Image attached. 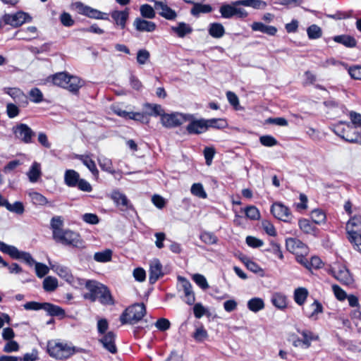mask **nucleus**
<instances>
[{
  "label": "nucleus",
  "mask_w": 361,
  "mask_h": 361,
  "mask_svg": "<svg viewBox=\"0 0 361 361\" xmlns=\"http://www.w3.org/2000/svg\"><path fill=\"white\" fill-rule=\"evenodd\" d=\"M240 5H234V1L231 4H224L219 8L221 17L224 18H231L234 16L239 18L247 17V12L241 8H238Z\"/></svg>",
  "instance_id": "9b49d317"
},
{
  "label": "nucleus",
  "mask_w": 361,
  "mask_h": 361,
  "mask_svg": "<svg viewBox=\"0 0 361 361\" xmlns=\"http://www.w3.org/2000/svg\"><path fill=\"white\" fill-rule=\"evenodd\" d=\"M213 10L212 6L209 4H203L201 3L194 4L191 8L190 13L193 16H199L200 13H209Z\"/></svg>",
  "instance_id": "58836bf2"
},
{
  "label": "nucleus",
  "mask_w": 361,
  "mask_h": 361,
  "mask_svg": "<svg viewBox=\"0 0 361 361\" xmlns=\"http://www.w3.org/2000/svg\"><path fill=\"white\" fill-rule=\"evenodd\" d=\"M144 109H145V114H146L147 118L150 116H161L164 114V110L162 109L160 104L145 103L144 104Z\"/></svg>",
  "instance_id": "2f4dec72"
},
{
  "label": "nucleus",
  "mask_w": 361,
  "mask_h": 361,
  "mask_svg": "<svg viewBox=\"0 0 361 361\" xmlns=\"http://www.w3.org/2000/svg\"><path fill=\"white\" fill-rule=\"evenodd\" d=\"M45 81L47 83L66 89L73 94H78L80 89L84 85V81L81 78L66 71L50 75Z\"/></svg>",
  "instance_id": "f257e3e1"
},
{
  "label": "nucleus",
  "mask_w": 361,
  "mask_h": 361,
  "mask_svg": "<svg viewBox=\"0 0 361 361\" xmlns=\"http://www.w3.org/2000/svg\"><path fill=\"white\" fill-rule=\"evenodd\" d=\"M30 100L34 103H40L44 99L42 91L38 87H33L29 92Z\"/></svg>",
  "instance_id": "680f3d73"
},
{
  "label": "nucleus",
  "mask_w": 361,
  "mask_h": 361,
  "mask_svg": "<svg viewBox=\"0 0 361 361\" xmlns=\"http://www.w3.org/2000/svg\"><path fill=\"white\" fill-rule=\"evenodd\" d=\"M155 8L160 10L159 15L166 20H173L177 17L176 12L162 1L155 2Z\"/></svg>",
  "instance_id": "4be33fe9"
},
{
  "label": "nucleus",
  "mask_w": 361,
  "mask_h": 361,
  "mask_svg": "<svg viewBox=\"0 0 361 361\" xmlns=\"http://www.w3.org/2000/svg\"><path fill=\"white\" fill-rule=\"evenodd\" d=\"M0 251L4 254L8 255L12 259H23L29 265H32L34 263V259L30 253L20 251L16 247L7 245L1 240Z\"/></svg>",
  "instance_id": "1a4fd4ad"
},
{
  "label": "nucleus",
  "mask_w": 361,
  "mask_h": 361,
  "mask_svg": "<svg viewBox=\"0 0 361 361\" xmlns=\"http://www.w3.org/2000/svg\"><path fill=\"white\" fill-rule=\"evenodd\" d=\"M44 310L51 317H57L59 319H63L66 317V312L61 307L50 302H44Z\"/></svg>",
  "instance_id": "bb28decb"
},
{
  "label": "nucleus",
  "mask_w": 361,
  "mask_h": 361,
  "mask_svg": "<svg viewBox=\"0 0 361 361\" xmlns=\"http://www.w3.org/2000/svg\"><path fill=\"white\" fill-rule=\"evenodd\" d=\"M102 292L98 298L99 302L104 305H113L115 303L114 298L106 286H102Z\"/></svg>",
  "instance_id": "c9c22d12"
},
{
  "label": "nucleus",
  "mask_w": 361,
  "mask_h": 361,
  "mask_svg": "<svg viewBox=\"0 0 361 361\" xmlns=\"http://www.w3.org/2000/svg\"><path fill=\"white\" fill-rule=\"evenodd\" d=\"M162 265L159 259L154 260L151 264L149 271V281L154 283L160 277L163 276Z\"/></svg>",
  "instance_id": "b1692460"
},
{
  "label": "nucleus",
  "mask_w": 361,
  "mask_h": 361,
  "mask_svg": "<svg viewBox=\"0 0 361 361\" xmlns=\"http://www.w3.org/2000/svg\"><path fill=\"white\" fill-rule=\"evenodd\" d=\"M80 178V174L73 169H68L65 171L64 182L68 187H76Z\"/></svg>",
  "instance_id": "72a5a7b5"
},
{
  "label": "nucleus",
  "mask_w": 361,
  "mask_h": 361,
  "mask_svg": "<svg viewBox=\"0 0 361 361\" xmlns=\"http://www.w3.org/2000/svg\"><path fill=\"white\" fill-rule=\"evenodd\" d=\"M41 174L40 165L37 162H34L27 172L30 181L32 183L37 182Z\"/></svg>",
  "instance_id": "37998d69"
},
{
  "label": "nucleus",
  "mask_w": 361,
  "mask_h": 361,
  "mask_svg": "<svg viewBox=\"0 0 361 361\" xmlns=\"http://www.w3.org/2000/svg\"><path fill=\"white\" fill-rule=\"evenodd\" d=\"M71 8L80 15L85 16L90 18L98 20H109V14L103 13L96 8L85 5L81 1H76L71 4Z\"/></svg>",
  "instance_id": "0eeeda50"
},
{
  "label": "nucleus",
  "mask_w": 361,
  "mask_h": 361,
  "mask_svg": "<svg viewBox=\"0 0 361 361\" xmlns=\"http://www.w3.org/2000/svg\"><path fill=\"white\" fill-rule=\"evenodd\" d=\"M262 225L263 229L269 235L274 237L277 235L276 230L271 221L268 220H263Z\"/></svg>",
  "instance_id": "774afa93"
},
{
  "label": "nucleus",
  "mask_w": 361,
  "mask_h": 361,
  "mask_svg": "<svg viewBox=\"0 0 361 361\" xmlns=\"http://www.w3.org/2000/svg\"><path fill=\"white\" fill-rule=\"evenodd\" d=\"M179 279L182 280V286L185 298V302L189 305H193L195 301V296L194 292L192 290L191 283L185 278L179 277Z\"/></svg>",
  "instance_id": "a878e982"
},
{
  "label": "nucleus",
  "mask_w": 361,
  "mask_h": 361,
  "mask_svg": "<svg viewBox=\"0 0 361 361\" xmlns=\"http://www.w3.org/2000/svg\"><path fill=\"white\" fill-rule=\"evenodd\" d=\"M5 92L11 96L18 105L25 107L28 104L27 96L20 88L8 87Z\"/></svg>",
  "instance_id": "6ab92c4d"
},
{
  "label": "nucleus",
  "mask_w": 361,
  "mask_h": 361,
  "mask_svg": "<svg viewBox=\"0 0 361 361\" xmlns=\"http://www.w3.org/2000/svg\"><path fill=\"white\" fill-rule=\"evenodd\" d=\"M259 142L264 147H273L278 144L277 140L272 135H266L259 137Z\"/></svg>",
  "instance_id": "0e129e2a"
},
{
  "label": "nucleus",
  "mask_w": 361,
  "mask_h": 361,
  "mask_svg": "<svg viewBox=\"0 0 361 361\" xmlns=\"http://www.w3.org/2000/svg\"><path fill=\"white\" fill-rule=\"evenodd\" d=\"M150 58V54L148 50L145 49H139L137 53V62L140 65L145 64Z\"/></svg>",
  "instance_id": "e2e57ef3"
},
{
  "label": "nucleus",
  "mask_w": 361,
  "mask_h": 361,
  "mask_svg": "<svg viewBox=\"0 0 361 361\" xmlns=\"http://www.w3.org/2000/svg\"><path fill=\"white\" fill-rule=\"evenodd\" d=\"M192 280L199 286L202 289L205 290L209 288V284L206 278L200 274H195L192 276Z\"/></svg>",
  "instance_id": "69168bd1"
},
{
  "label": "nucleus",
  "mask_w": 361,
  "mask_h": 361,
  "mask_svg": "<svg viewBox=\"0 0 361 361\" xmlns=\"http://www.w3.org/2000/svg\"><path fill=\"white\" fill-rule=\"evenodd\" d=\"M328 273L343 286H348L352 285L354 282L353 275L344 264H338L336 267L329 269Z\"/></svg>",
  "instance_id": "6e6552de"
},
{
  "label": "nucleus",
  "mask_w": 361,
  "mask_h": 361,
  "mask_svg": "<svg viewBox=\"0 0 361 361\" xmlns=\"http://www.w3.org/2000/svg\"><path fill=\"white\" fill-rule=\"evenodd\" d=\"M346 232L353 248L361 253V214L350 216L346 224Z\"/></svg>",
  "instance_id": "20e7f679"
},
{
  "label": "nucleus",
  "mask_w": 361,
  "mask_h": 361,
  "mask_svg": "<svg viewBox=\"0 0 361 361\" xmlns=\"http://www.w3.org/2000/svg\"><path fill=\"white\" fill-rule=\"evenodd\" d=\"M30 197L35 204L44 206L48 203L47 199L39 192H32L30 193Z\"/></svg>",
  "instance_id": "052dcab7"
},
{
  "label": "nucleus",
  "mask_w": 361,
  "mask_h": 361,
  "mask_svg": "<svg viewBox=\"0 0 361 361\" xmlns=\"http://www.w3.org/2000/svg\"><path fill=\"white\" fill-rule=\"evenodd\" d=\"M247 307L248 309L253 312H257L259 310L264 309V302L262 298H253L248 300L247 302Z\"/></svg>",
  "instance_id": "49530a36"
},
{
  "label": "nucleus",
  "mask_w": 361,
  "mask_h": 361,
  "mask_svg": "<svg viewBox=\"0 0 361 361\" xmlns=\"http://www.w3.org/2000/svg\"><path fill=\"white\" fill-rule=\"evenodd\" d=\"M13 132L16 138L25 144L31 143L35 135L34 131L25 123L16 125L13 128Z\"/></svg>",
  "instance_id": "2eb2a0df"
},
{
  "label": "nucleus",
  "mask_w": 361,
  "mask_h": 361,
  "mask_svg": "<svg viewBox=\"0 0 361 361\" xmlns=\"http://www.w3.org/2000/svg\"><path fill=\"white\" fill-rule=\"evenodd\" d=\"M298 226L305 234L318 236L319 229L310 220L302 218L298 220Z\"/></svg>",
  "instance_id": "aec40b11"
},
{
  "label": "nucleus",
  "mask_w": 361,
  "mask_h": 361,
  "mask_svg": "<svg viewBox=\"0 0 361 361\" xmlns=\"http://www.w3.org/2000/svg\"><path fill=\"white\" fill-rule=\"evenodd\" d=\"M2 207H5L8 211L14 212L17 214H23L25 211V207L21 202H15L13 204H10L8 201L4 198V202L1 204Z\"/></svg>",
  "instance_id": "4c0bfd02"
},
{
  "label": "nucleus",
  "mask_w": 361,
  "mask_h": 361,
  "mask_svg": "<svg viewBox=\"0 0 361 361\" xmlns=\"http://www.w3.org/2000/svg\"><path fill=\"white\" fill-rule=\"evenodd\" d=\"M116 335L114 331H108L99 340V343L109 353L115 354L117 353V347L116 345Z\"/></svg>",
  "instance_id": "a211bd4d"
},
{
  "label": "nucleus",
  "mask_w": 361,
  "mask_h": 361,
  "mask_svg": "<svg viewBox=\"0 0 361 361\" xmlns=\"http://www.w3.org/2000/svg\"><path fill=\"white\" fill-rule=\"evenodd\" d=\"M111 197L114 200L116 206L121 207V209L123 211H126L133 208V205L130 204L126 195H124L123 193L120 192L118 190L113 191Z\"/></svg>",
  "instance_id": "412c9836"
},
{
  "label": "nucleus",
  "mask_w": 361,
  "mask_h": 361,
  "mask_svg": "<svg viewBox=\"0 0 361 361\" xmlns=\"http://www.w3.org/2000/svg\"><path fill=\"white\" fill-rule=\"evenodd\" d=\"M333 131L345 142L361 145V128L350 122L339 121L334 125Z\"/></svg>",
  "instance_id": "f03ea898"
},
{
  "label": "nucleus",
  "mask_w": 361,
  "mask_h": 361,
  "mask_svg": "<svg viewBox=\"0 0 361 361\" xmlns=\"http://www.w3.org/2000/svg\"><path fill=\"white\" fill-rule=\"evenodd\" d=\"M78 159L82 163L91 171L94 176H99V171L96 166L94 161L90 154L78 155Z\"/></svg>",
  "instance_id": "473e14b6"
},
{
  "label": "nucleus",
  "mask_w": 361,
  "mask_h": 361,
  "mask_svg": "<svg viewBox=\"0 0 361 361\" xmlns=\"http://www.w3.org/2000/svg\"><path fill=\"white\" fill-rule=\"evenodd\" d=\"M311 219L314 224H324L326 220V213L321 209H315L311 212Z\"/></svg>",
  "instance_id": "79ce46f5"
},
{
  "label": "nucleus",
  "mask_w": 361,
  "mask_h": 361,
  "mask_svg": "<svg viewBox=\"0 0 361 361\" xmlns=\"http://www.w3.org/2000/svg\"><path fill=\"white\" fill-rule=\"evenodd\" d=\"M200 238L203 243L207 245H214L218 241L217 237L213 233L208 231L201 233Z\"/></svg>",
  "instance_id": "13d9d810"
},
{
  "label": "nucleus",
  "mask_w": 361,
  "mask_h": 361,
  "mask_svg": "<svg viewBox=\"0 0 361 361\" xmlns=\"http://www.w3.org/2000/svg\"><path fill=\"white\" fill-rule=\"evenodd\" d=\"M112 251L109 249H106L102 252H95L94 255V259L98 262H108L111 260Z\"/></svg>",
  "instance_id": "09e8293b"
},
{
  "label": "nucleus",
  "mask_w": 361,
  "mask_h": 361,
  "mask_svg": "<svg viewBox=\"0 0 361 361\" xmlns=\"http://www.w3.org/2000/svg\"><path fill=\"white\" fill-rule=\"evenodd\" d=\"M264 251L273 254L280 260H283L284 259L281 245L279 243L274 240L270 241L269 247L266 249Z\"/></svg>",
  "instance_id": "a18cd8bd"
},
{
  "label": "nucleus",
  "mask_w": 361,
  "mask_h": 361,
  "mask_svg": "<svg viewBox=\"0 0 361 361\" xmlns=\"http://www.w3.org/2000/svg\"><path fill=\"white\" fill-rule=\"evenodd\" d=\"M111 16L117 25L124 29L129 17V9L126 8L124 11H114L111 12Z\"/></svg>",
  "instance_id": "393cba45"
},
{
  "label": "nucleus",
  "mask_w": 361,
  "mask_h": 361,
  "mask_svg": "<svg viewBox=\"0 0 361 361\" xmlns=\"http://www.w3.org/2000/svg\"><path fill=\"white\" fill-rule=\"evenodd\" d=\"M186 114L178 112L171 114L164 112L161 116V122L164 127L168 128L179 127L183 123H185Z\"/></svg>",
  "instance_id": "f8f14e48"
},
{
  "label": "nucleus",
  "mask_w": 361,
  "mask_h": 361,
  "mask_svg": "<svg viewBox=\"0 0 361 361\" xmlns=\"http://www.w3.org/2000/svg\"><path fill=\"white\" fill-rule=\"evenodd\" d=\"M272 303L276 307L283 310L287 306V298L285 295L276 293L272 298Z\"/></svg>",
  "instance_id": "5fc2aeb1"
},
{
  "label": "nucleus",
  "mask_w": 361,
  "mask_h": 361,
  "mask_svg": "<svg viewBox=\"0 0 361 361\" xmlns=\"http://www.w3.org/2000/svg\"><path fill=\"white\" fill-rule=\"evenodd\" d=\"M103 284L97 283L96 281L88 280L85 283V288L89 290L88 293H85L83 297L86 300H89L90 302H95L101 292Z\"/></svg>",
  "instance_id": "dca6fc26"
},
{
  "label": "nucleus",
  "mask_w": 361,
  "mask_h": 361,
  "mask_svg": "<svg viewBox=\"0 0 361 361\" xmlns=\"http://www.w3.org/2000/svg\"><path fill=\"white\" fill-rule=\"evenodd\" d=\"M323 264V262L319 257L312 256L309 261L307 270L312 271V269H321Z\"/></svg>",
  "instance_id": "338daca9"
},
{
  "label": "nucleus",
  "mask_w": 361,
  "mask_h": 361,
  "mask_svg": "<svg viewBox=\"0 0 361 361\" xmlns=\"http://www.w3.org/2000/svg\"><path fill=\"white\" fill-rule=\"evenodd\" d=\"M308 290L303 287L298 288L294 291V300L300 306L302 305L308 296Z\"/></svg>",
  "instance_id": "a19ab883"
},
{
  "label": "nucleus",
  "mask_w": 361,
  "mask_h": 361,
  "mask_svg": "<svg viewBox=\"0 0 361 361\" xmlns=\"http://www.w3.org/2000/svg\"><path fill=\"white\" fill-rule=\"evenodd\" d=\"M307 33L310 39H317L322 36V30L321 27L315 24L307 27Z\"/></svg>",
  "instance_id": "603ef678"
},
{
  "label": "nucleus",
  "mask_w": 361,
  "mask_h": 361,
  "mask_svg": "<svg viewBox=\"0 0 361 361\" xmlns=\"http://www.w3.org/2000/svg\"><path fill=\"white\" fill-rule=\"evenodd\" d=\"M270 212L276 219L284 222H290L293 217L289 207L279 202H275L271 204Z\"/></svg>",
  "instance_id": "ddd939ff"
},
{
  "label": "nucleus",
  "mask_w": 361,
  "mask_h": 361,
  "mask_svg": "<svg viewBox=\"0 0 361 361\" xmlns=\"http://www.w3.org/2000/svg\"><path fill=\"white\" fill-rule=\"evenodd\" d=\"M339 63L348 71L352 79L361 80V66L355 65L350 66L347 63L343 61H340Z\"/></svg>",
  "instance_id": "e433bc0d"
},
{
  "label": "nucleus",
  "mask_w": 361,
  "mask_h": 361,
  "mask_svg": "<svg viewBox=\"0 0 361 361\" xmlns=\"http://www.w3.org/2000/svg\"><path fill=\"white\" fill-rule=\"evenodd\" d=\"M58 287L57 279L51 276L46 277L43 281V288L47 292L54 291Z\"/></svg>",
  "instance_id": "3c124183"
},
{
  "label": "nucleus",
  "mask_w": 361,
  "mask_h": 361,
  "mask_svg": "<svg viewBox=\"0 0 361 361\" xmlns=\"http://www.w3.org/2000/svg\"><path fill=\"white\" fill-rule=\"evenodd\" d=\"M332 39L335 42L343 44L347 48H354L357 44L355 38L348 35H336Z\"/></svg>",
  "instance_id": "cd10ccee"
},
{
  "label": "nucleus",
  "mask_w": 361,
  "mask_h": 361,
  "mask_svg": "<svg viewBox=\"0 0 361 361\" xmlns=\"http://www.w3.org/2000/svg\"><path fill=\"white\" fill-rule=\"evenodd\" d=\"M301 335L302 336V345L305 346V348H308L311 345V342L312 341H318L319 340V336L315 335L309 330H303L300 332Z\"/></svg>",
  "instance_id": "c03bdc74"
},
{
  "label": "nucleus",
  "mask_w": 361,
  "mask_h": 361,
  "mask_svg": "<svg viewBox=\"0 0 361 361\" xmlns=\"http://www.w3.org/2000/svg\"><path fill=\"white\" fill-rule=\"evenodd\" d=\"M140 14L142 18L152 19L155 17L156 13L152 6L145 4L140 8Z\"/></svg>",
  "instance_id": "6e6d98bb"
},
{
  "label": "nucleus",
  "mask_w": 361,
  "mask_h": 361,
  "mask_svg": "<svg viewBox=\"0 0 361 361\" xmlns=\"http://www.w3.org/2000/svg\"><path fill=\"white\" fill-rule=\"evenodd\" d=\"M208 32L213 38L219 39L225 34V28L220 23H212L209 25Z\"/></svg>",
  "instance_id": "f704fd0d"
},
{
  "label": "nucleus",
  "mask_w": 361,
  "mask_h": 361,
  "mask_svg": "<svg viewBox=\"0 0 361 361\" xmlns=\"http://www.w3.org/2000/svg\"><path fill=\"white\" fill-rule=\"evenodd\" d=\"M244 211L246 217L251 220H258L260 218V212L255 206H247L245 208Z\"/></svg>",
  "instance_id": "4d7b16f0"
},
{
  "label": "nucleus",
  "mask_w": 361,
  "mask_h": 361,
  "mask_svg": "<svg viewBox=\"0 0 361 361\" xmlns=\"http://www.w3.org/2000/svg\"><path fill=\"white\" fill-rule=\"evenodd\" d=\"M31 16L23 11H18L14 14H5L3 20L5 24L18 27L26 22L31 21Z\"/></svg>",
  "instance_id": "4468645a"
},
{
  "label": "nucleus",
  "mask_w": 361,
  "mask_h": 361,
  "mask_svg": "<svg viewBox=\"0 0 361 361\" xmlns=\"http://www.w3.org/2000/svg\"><path fill=\"white\" fill-rule=\"evenodd\" d=\"M53 239L63 245L73 247L82 248L84 247V240L79 233L71 229H64Z\"/></svg>",
  "instance_id": "423d86ee"
},
{
  "label": "nucleus",
  "mask_w": 361,
  "mask_h": 361,
  "mask_svg": "<svg viewBox=\"0 0 361 361\" xmlns=\"http://www.w3.org/2000/svg\"><path fill=\"white\" fill-rule=\"evenodd\" d=\"M253 31H259L269 36H274L277 32V28L273 25H267L261 22H254L251 25Z\"/></svg>",
  "instance_id": "c85d7f7f"
},
{
  "label": "nucleus",
  "mask_w": 361,
  "mask_h": 361,
  "mask_svg": "<svg viewBox=\"0 0 361 361\" xmlns=\"http://www.w3.org/2000/svg\"><path fill=\"white\" fill-rule=\"evenodd\" d=\"M51 228L52 230V237L54 238L56 234L58 235L63 229V221L60 216H56L51 218L50 223Z\"/></svg>",
  "instance_id": "ea45409f"
},
{
  "label": "nucleus",
  "mask_w": 361,
  "mask_h": 361,
  "mask_svg": "<svg viewBox=\"0 0 361 361\" xmlns=\"http://www.w3.org/2000/svg\"><path fill=\"white\" fill-rule=\"evenodd\" d=\"M47 352L50 357L61 360L69 358L77 350L75 346H71L66 343L51 340L47 342Z\"/></svg>",
  "instance_id": "39448f33"
},
{
  "label": "nucleus",
  "mask_w": 361,
  "mask_h": 361,
  "mask_svg": "<svg viewBox=\"0 0 361 361\" xmlns=\"http://www.w3.org/2000/svg\"><path fill=\"white\" fill-rule=\"evenodd\" d=\"M147 314L146 306L143 302H135L126 307L120 315L121 324L134 325L140 322Z\"/></svg>",
  "instance_id": "7ed1b4c3"
},
{
  "label": "nucleus",
  "mask_w": 361,
  "mask_h": 361,
  "mask_svg": "<svg viewBox=\"0 0 361 361\" xmlns=\"http://www.w3.org/2000/svg\"><path fill=\"white\" fill-rule=\"evenodd\" d=\"M208 337L209 335L207 331L202 324L197 327L192 334V338L197 343L204 342L208 338Z\"/></svg>",
  "instance_id": "de8ad7c7"
},
{
  "label": "nucleus",
  "mask_w": 361,
  "mask_h": 361,
  "mask_svg": "<svg viewBox=\"0 0 361 361\" xmlns=\"http://www.w3.org/2000/svg\"><path fill=\"white\" fill-rule=\"evenodd\" d=\"M207 129L223 130L228 126V121L225 118H213L206 119Z\"/></svg>",
  "instance_id": "7c9ffc66"
},
{
  "label": "nucleus",
  "mask_w": 361,
  "mask_h": 361,
  "mask_svg": "<svg viewBox=\"0 0 361 361\" xmlns=\"http://www.w3.org/2000/svg\"><path fill=\"white\" fill-rule=\"evenodd\" d=\"M129 119L145 124H148L149 123V118H147L145 112L130 111Z\"/></svg>",
  "instance_id": "bf43d9fd"
},
{
  "label": "nucleus",
  "mask_w": 361,
  "mask_h": 361,
  "mask_svg": "<svg viewBox=\"0 0 361 361\" xmlns=\"http://www.w3.org/2000/svg\"><path fill=\"white\" fill-rule=\"evenodd\" d=\"M171 30L174 32L178 37L183 38L187 35H190L192 32V27L188 23L184 22L178 23L176 26H172Z\"/></svg>",
  "instance_id": "c756f323"
},
{
  "label": "nucleus",
  "mask_w": 361,
  "mask_h": 361,
  "mask_svg": "<svg viewBox=\"0 0 361 361\" xmlns=\"http://www.w3.org/2000/svg\"><path fill=\"white\" fill-rule=\"evenodd\" d=\"M133 25L137 31L139 32H154L157 29L155 23L148 21L141 18H136L133 22Z\"/></svg>",
  "instance_id": "5701e85b"
},
{
  "label": "nucleus",
  "mask_w": 361,
  "mask_h": 361,
  "mask_svg": "<svg viewBox=\"0 0 361 361\" xmlns=\"http://www.w3.org/2000/svg\"><path fill=\"white\" fill-rule=\"evenodd\" d=\"M190 191L193 195L200 198L206 199L207 197V194L205 192L202 183H193L191 186Z\"/></svg>",
  "instance_id": "864d4df0"
},
{
  "label": "nucleus",
  "mask_w": 361,
  "mask_h": 361,
  "mask_svg": "<svg viewBox=\"0 0 361 361\" xmlns=\"http://www.w3.org/2000/svg\"><path fill=\"white\" fill-rule=\"evenodd\" d=\"M286 247L288 252L293 253L295 256L309 250L306 244L295 238H288L286 240Z\"/></svg>",
  "instance_id": "f3484780"
},
{
  "label": "nucleus",
  "mask_w": 361,
  "mask_h": 361,
  "mask_svg": "<svg viewBox=\"0 0 361 361\" xmlns=\"http://www.w3.org/2000/svg\"><path fill=\"white\" fill-rule=\"evenodd\" d=\"M185 122H189L186 126L189 135H200L207 131L205 118L197 119L194 114H187Z\"/></svg>",
  "instance_id": "9d476101"
},
{
  "label": "nucleus",
  "mask_w": 361,
  "mask_h": 361,
  "mask_svg": "<svg viewBox=\"0 0 361 361\" xmlns=\"http://www.w3.org/2000/svg\"><path fill=\"white\" fill-rule=\"evenodd\" d=\"M234 5L250 6L258 9L261 8V6H266V3L260 0H238L234 1Z\"/></svg>",
  "instance_id": "8fccbe9b"
}]
</instances>
